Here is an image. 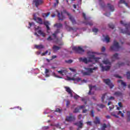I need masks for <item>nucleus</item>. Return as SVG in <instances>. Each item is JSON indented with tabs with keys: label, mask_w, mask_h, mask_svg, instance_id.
I'll use <instances>...</instances> for the list:
<instances>
[{
	"label": "nucleus",
	"mask_w": 130,
	"mask_h": 130,
	"mask_svg": "<svg viewBox=\"0 0 130 130\" xmlns=\"http://www.w3.org/2000/svg\"><path fill=\"white\" fill-rule=\"evenodd\" d=\"M57 17L59 21H63V20H64V19H66V17H64V15H63V13H66L68 15V16H69V19L70 20V21H71L73 25H76V24H77V22L76 21V20H75V18H74V17L71 15V14L67 12V11L64 10L63 12H61L57 11Z\"/></svg>",
	"instance_id": "1"
},
{
	"label": "nucleus",
	"mask_w": 130,
	"mask_h": 130,
	"mask_svg": "<svg viewBox=\"0 0 130 130\" xmlns=\"http://www.w3.org/2000/svg\"><path fill=\"white\" fill-rule=\"evenodd\" d=\"M79 61H82V62H84L85 63H88V62H92V59H94L96 62L99 60V58H97L95 57V55H91L90 57L88 58V60L87 58H79Z\"/></svg>",
	"instance_id": "2"
},
{
	"label": "nucleus",
	"mask_w": 130,
	"mask_h": 130,
	"mask_svg": "<svg viewBox=\"0 0 130 130\" xmlns=\"http://www.w3.org/2000/svg\"><path fill=\"white\" fill-rule=\"evenodd\" d=\"M28 24L29 25V26L28 27V29H30L31 27H32V26H35V31H37V30H39V31H38V34H40V35H42L43 37H45L46 36V34H45V33L41 30V27H40V26H36L34 22H29Z\"/></svg>",
	"instance_id": "3"
},
{
	"label": "nucleus",
	"mask_w": 130,
	"mask_h": 130,
	"mask_svg": "<svg viewBox=\"0 0 130 130\" xmlns=\"http://www.w3.org/2000/svg\"><path fill=\"white\" fill-rule=\"evenodd\" d=\"M120 24H121V25H123L125 27V30L121 29V32L123 33V34H127V35L130 36V32L129 30V29H130V23L125 24L123 21H121Z\"/></svg>",
	"instance_id": "4"
},
{
	"label": "nucleus",
	"mask_w": 130,
	"mask_h": 130,
	"mask_svg": "<svg viewBox=\"0 0 130 130\" xmlns=\"http://www.w3.org/2000/svg\"><path fill=\"white\" fill-rule=\"evenodd\" d=\"M120 48L119 46V43L116 42V40H114L113 45L111 46L110 50L113 51H118V50Z\"/></svg>",
	"instance_id": "5"
},
{
	"label": "nucleus",
	"mask_w": 130,
	"mask_h": 130,
	"mask_svg": "<svg viewBox=\"0 0 130 130\" xmlns=\"http://www.w3.org/2000/svg\"><path fill=\"white\" fill-rule=\"evenodd\" d=\"M73 50H74L76 53H79V54H83L85 52V50L81 47H74L73 48Z\"/></svg>",
	"instance_id": "6"
},
{
	"label": "nucleus",
	"mask_w": 130,
	"mask_h": 130,
	"mask_svg": "<svg viewBox=\"0 0 130 130\" xmlns=\"http://www.w3.org/2000/svg\"><path fill=\"white\" fill-rule=\"evenodd\" d=\"M65 120L68 122H73L76 120V117L73 115L72 114H71L70 116L66 117Z\"/></svg>",
	"instance_id": "7"
},
{
	"label": "nucleus",
	"mask_w": 130,
	"mask_h": 130,
	"mask_svg": "<svg viewBox=\"0 0 130 130\" xmlns=\"http://www.w3.org/2000/svg\"><path fill=\"white\" fill-rule=\"evenodd\" d=\"M104 82L110 87V89H112L114 87V85L110 81V79H104Z\"/></svg>",
	"instance_id": "8"
},
{
	"label": "nucleus",
	"mask_w": 130,
	"mask_h": 130,
	"mask_svg": "<svg viewBox=\"0 0 130 130\" xmlns=\"http://www.w3.org/2000/svg\"><path fill=\"white\" fill-rule=\"evenodd\" d=\"M34 20L36 21L38 24H40V25H43V21L42 20V19L40 17H37L36 16H35L34 17Z\"/></svg>",
	"instance_id": "9"
},
{
	"label": "nucleus",
	"mask_w": 130,
	"mask_h": 130,
	"mask_svg": "<svg viewBox=\"0 0 130 130\" xmlns=\"http://www.w3.org/2000/svg\"><path fill=\"white\" fill-rule=\"evenodd\" d=\"M67 80L68 81H76V82H80V81H82V79L80 77L75 78L74 77L71 78L69 76H67Z\"/></svg>",
	"instance_id": "10"
},
{
	"label": "nucleus",
	"mask_w": 130,
	"mask_h": 130,
	"mask_svg": "<svg viewBox=\"0 0 130 130\" xmlns=\"http://www.w3.org/2000/svg\"><path fill=\"white\" fill-rule=\"evenodd\" d=\"M64 89H66V92L68 93L70 95V97L72 98L73 97V90L71 89V88L69 87L68 86H65Z\"/></svg>",
	"instance_id": "11"
},
{
	"label": "nucleus",
	"mask_w": 130,
	"mask_h": 130,
	"mask_svg": "<svg viewBox=\"0 0 130 130\" xmlns=\"http://www.w3.org/2000/svg\"><path fill=\"white\" fill-rule=\"evenodd\" d=\"M33 2L35 3L36 8H38V6H40L43 3L42 0H34Z\"/></svg>",
	"instance_id": "12"
},
{
	"label": "nucleus",
	"mask_w": 130,
	"mask_h": 130,
	"mask_svg": "<svg viewBox=\"0 0 130 130\" xmlns=\"http://www.w3.org/2000/svg\"><path fill=\"white\" fill-rule=\"evenodd\" d=\"M58 74H60V75H61L62 76H63L64 75H67V73H68V71L66 68H63V69H61L60 71H57Z\"/></svg>",
	"instance_id": "13"
},
{
	"label": "nucleus",
	"mask_w": 130,
	"mask_h": 130,
	"mask_svg": "<svg viewBox=\"0 0 130 130\" xmlns=\"http://www.w3.org/2000/svg\"><path fill=\"white\" fill-rule=\"evenodd\" d=\"M97 69H98V67H94L93 68H86L85 70L86 71H87V72L88 73H89V74H92V73H93V71H96Z\"/></svg>",
	"instance_id": "14"
},
{
	"label": "nucleus",
	"mask_w": 130,
	"mask_h": 130,
	"mask_svg": "<svg viewBox=\"0 0 130 130\" xmlns=\"http://www.w3.org/2000/svg\"><path fill=\"white\" fill-rule=\"evenodd\" d=\"M100 66L102 68V70L103 72H104V71H109V70H110V66L104 67V66H103V65H102V64H101Z\"/></svg>",
	"instance_id": "15"
},
{
	"label": "nucleus",
	"mask_w": 130,
	"mask_h": 130,
	"mask_svg": "<svg viewBox=\"0 0 130 130\" xmlns=\"http://www.w3.org/2000/svg\"><path fill=\"white\" fill-rule=\"evenodd\" d=\"M75 125H77L78 128H83V122L82 121H79L78 122L75 123Z\"/></svg>",
	"instance_id": "16"
},
{
	"label": "nucleus",
	"mask_w": 130,
	"mask_h": 130,
	"mask_svg": "<svg viewBox=\"0 0 130 130\" xmlns=\"http://www.w3.org/2000/svg\"><path fill=\"white\" fill-rule=\"evenodd\" d=\"M114 95L116 96V97H122L123 93L120 91H116L114 92Z\"/></svg>",
	"instance_id": "17"
},
{
	"label": "nucleus",
	"mask_w": 130,
	"mask_h": 130,
	"mask_svg": "<svg viewBox=\"0 0 130 130\" xmlns=\"http://www.w3.org/2000/svg\"><path fill=\"white\" fill-rule=\"evenodd\" d=\"M108 8L111 12H114V6L111 5L110 4H108Z\"/></svg>",
	"instance_id": "18"
},
{
	"label": "nucleus",
	"mask_w": 130,
	"mask_h": 130,
	"mask_svg": "<svg viewBox=\"0 0 130 130\" xmlns=\"http://www.w3.org/2000/svg\"><path fill=\"white\" fill-rule=\"evenodd\" d=\"M59 32H60L59 29L57 28V30L54 32V33L52 34L54 37V39H56V35H57V34H58Z\"/></svg>",
	"instance_id": "19"
},
{
	"label": "nucleus",
	"mask_w": 130,
	"mask_h": 130,
	"mask_svg": "<svg viewBox=\"0 0 130 130\" xmlns=\"http://www.w3.org/2000/svg\"><path fill=\"white\" fill-rule=\"evenodd\" d=\"M44 25H45V26H46L47 31H49V30H50V28L48 26L49 25H50V24L49 23V22L48 21L44 22Z\"/></svg>",
	"instance_id": "20"
},
{
	"label": "nucleus",
	"mask_w": 130,
	"mask_h": 130,
	"mask_svg": "<svg viewBox=\"0 0 130 130\" xmlns=\"http://www.w3.org/2000/svg\"><path fill=\"white\" fill-rule=\"evenodd\" d=\"M61 47L59 46H57L56 45L53 46L52 49L54 51H57V50H59L60 49Z\"/></svg>",
	"instance_id": "21"
},
{
	"label": "nucleus",
	"mask_w": 130,
	"mask_h": 130,
	"mask_svg": "<svg viewBox=\"0 0 130 130\" xmlns=\"http://www.w3.org/2000/svg\"><path fill=\"white\" fill-rule=\"evenodd\" d=\"M35 48H37V49H43V48H44V46L43 45H36Z\"/></svg>",
	"instance_id": "22"
},
{
	"label": "nucleus",
	"mask_w": 130,
	"mask_h": 130,
	"mask_svg": "<svg viewBox=\"0 0 130 130\" xmlns=\"http://www.w3.org/2000/svg\"><path fill=\"white\" fill-rule=\"evenodd\" d=\"M54 27H56L57 29L62 28V24L61 23H56L54 25Z\"/></svg>",
	"instance_id": "23"
},
{
	"label": "nucleus",
	"mask_w": 130,
	"mask_h": 130,
	"mask_svg": "<svg viewBox=\"0 0 130 130\" xmlns=\"http://www.w3.org/2000/svg\"><path fill=\"white\" fill-rule=\"evenodd\" d=\"M93 122L95 124H100V119L98 117H95V120Z\"/></svg>",
	"instance_id": "24"
},
{
	"label": "nucleus",
	"mask_w": 130,
	"mask_h": 130,
	"mask_svg": "<svg viewBox=\"0 0 130 130\" xmlns=\"http://www.w3.org/2000/svg\"><path fill=\"white\" fill-rule=\"evenodd\" d=\"M118 83L121 84V85H122V86H123V87H126V83L121 80H118Z\"/></svg>",
	"instance_id": "25"
},
{
	"label": "nucleus",
	"mask_w": 130,
	"mask_h": 130,
	"mask_svg": "<svg viewBox=\"0 0 130 130\" xmlns=\"http://www.w3.org/2000/svg\"><path fill=\"white\" fill-rule=\"evenodd\" d=\"M83 24L85 25H89V26H93V22L92 21L87 22V21H83Z\"/></svg>",
	"instance_id": "26"
},
{
	"label": "nucleus",
	"mask_w": 130,
	"mask_h": 130,
	"mask_svg": "<svg viewBox=\"0 0 130 130\" xmlns=\"http://www.w3.org/2000/svg\"><path fill=\"white\" fill-rule=\"evenodd\" d=\"M120 4H124V5L126 6V7H128V4L125 2V0H120V2H119V5H120Z\"/></svg>",
	"instance_id": "27"
},
{
	"label": "nucleus",
	"mask_w": 130,
	"mask_h": 130,
	"mask_svg": "<svg viewBox=\"0 0 130 130\" xmlns=\"http://www.w3.org/2000/svg\"><path fill=\"white\" fill-rule=\"evenodd\" d=\"M112 59H118V53H115L113 55L112 57Z\"/></svg>",
	"instance_id": "28"
},
{
	"label": "nucleus",
	"mask_w": 130,
	"mask_h": 130,
	"mask_svg": "<svg viewBox=\"0 0 130 130\" xmlns=\"http://www.w3.org/2000/svg\"><path fill=\"white\" fill-rule=\"evenodd\" d=\"M105 40L107 43H109V42H110V38H109V36H106L105 37Z\"/></svg>",
	"instance_id": "29"
},
{
	"label": "nucleus",
	"mask_w": 130,
	"mask_h": 130,
	"mask_svg": "<svg viewBox=\"0 0 130 130\" xmlns=\"http://www.w3.org/2000/svg\"><path fill=\"white\" fill-rule=\"evenodd\" d=\"M103 63H104L105 64H111V62L110 61H109V60L108 59L104 60L103 61Z\"/></svg>",
	"instance_id": "30"
},
{
	"label": "nucleus",
	"mask_w": 130,
	"mask_h": 130,
	"mask_svg": "<svg viewBox=\"0 0 130 130\" xmlns=\"http://www.w3.org/2000/svg\"><path fill=\"white\" fill-rule=\"evenodd\" d=\"M106 95H107V93H104L102 96V102L103 103H104V100L105 99V96Z\"/></svg>",
	"instance_id": "31"
},
{
	"label": "nucleus",
	"mask_w": 130,
	"mask_h": 130,
	"mask_svg": "<svg viewBox=\"0 0 130 130\" xmlns=\"http://www.w3.org/2000/svg\"><path fill=\"white\" fill-rule=\"evenodd\" d=\"M83 76H91V74L89 72H82Z\"/></svg>",
	"instance_id": "32"
},
{
	"label": "nucleus",
	"mask_w": 130,
	"mask_h": 130,
	"mask_svg": "<svg viewBox=\"0 0 130 130\" xmlns=\"http://www.w3.org/2000/svg\"><path fill=\"white\" fill-rule=\"evenodd\" d=\"M127 121H130V112L129 111L127 112Z\"/></svg>",
	"instance_id": "33"
},
{
	"label": "nucleus",
	"mask_w": 130,
	"mask_h": 130,
	"mask_svg": "<svg viewBox=\"0 0 130 130\" xmlns=\"http://www.w3.org/2000/svg\"><path fill=\"white\" fill-rule=\"evenodd\" d=\"M49 73V70L47 69H45V74H46V77H49V75L47 74Z\"/></svg>",
	"instance_id": "34"
},
{
	"label": "nucleus",
	"mask_w": 130,
	"mask_h": 130,
	"mask_svg": "<svg viewBox=\"0 0 130 130\" xmlns=\"http://www.w3.org/2000/svg\"><path fill=\"white\" fill-rule=\"evenodd\" d=\"M90 115L92 117H94L95 116V112H94V110H91L90 111Z\"/></svg>",
	"instance_id": "35"
},
{
	"label": "nucleus",
	"mask_w": 130,
	"mask_h": 130,
	"mask_svg": "<svg viewBox=\"0 0 130 130\" xmlns=\"http://www.w3.org/2000/svg\"><path fill=\"white\" fill-rule=\"evenodd\" d=\"M95 86H90L89 87V91L88 92V95H91V91H92V89H93V88H95Z\"/></svg>",
	"instance_id": "36"
},
{
	"label": "nucleus",
	"mask_w": 130,
	"mask_h": 130,
	"mask_svg": "<svg viewBox=\"0 0 130 130\" xmlns=\"http://www.w3.org/2000/svg\"><path fill=\"white\" fill-rule=\"evenodd\" d=\"M74 98L75 99V100H78V99L80 98V96L77 94H75V95L74 96Z\"/></svg>",
	"instance_id": "37"
},
{
	"label": "nucleus",
	"mask_w": 130,
	"mask_h": 130,
	"mask_svg": "<svg viewBox=\"0 0 130 130\" xmlns=\"http://www.w3.org/2000/svg\"><path fill=\"white\" fill-rule=\"evenodd\" d=\"M109 28H111V29H114V25H113L112 23H109Z\"/></svg>",
	"instance_id": "38"
},
{
	"label": "nucleus",
	"mask_w": 130,
	"mask_h": 130,
	"mask_svg": "<svg viewBox=\"0 0 130 130\" xmlns=\"http://www.w3.org/2000/svg\"><path fill=\"white\" fill-rule=\"evenodd\" d=\"M111 115H112V116H114V117H116V118H119V116L116 115V114H114V112H112L111 113Z\"/></svg>",
	"instance_id": "39"
},
{
	"label": "nucleus",
	"mask_w": 130,
	"mask_h": 130,
	"mask_svg": "<svg viewBox=\"0 0 130 130\" xmlns=\"http://www.w3.org/2000/svg\"><path fill=\"white\" fill-rule=\"evenodd\" d=\"M78 30V28H74L72 27H69V31H77Z\"/></svg>",
	"instance_id": "40"
},
{
	"label": "nucleus",
	"mask_w": 130,
	"mask_h": 130,
	"mask_svg": "<svg viewBox=\"0 0 130 130\" xmlns=\"http://www.w3.org/2000/svg\"><path fill=\"white\" fill-rule=\"evenodd\" d=\"M65 62H66L67 63H72V62H73V60L72 59L66 60H65Z\"/></svg>",
	"instance_id": "41"
},
{
	"label": "nucleus",
	"mask_w": 130,
	"mask_h": 130,
	"mask_svg": "<svg viewBox=\"0 0 130 130\" xmlns=\"http://www.w3.org/2000/svg\"><path fill=\"white\" fill-rule=\"evenodd\" d=\"M79 111H80V110L79 109V108H76L75 109L73 112L74 113H77V112H79Z\"/></svg>",
	"instance_id": "42"
},
{
	"label": "nucleus",
	"mask_w": 130,
	"mask_h": 130,
	"mask_svg": "<svg viewBox=\"0 0 130 130\" xmlns=\"http://www.w3.org/2000/svg\"><path fill=\"white\" fill-rule=\"evenodd\" d=\"M81 101L84 103V104H87V101H86V99L84 98H81Z\"/></svg>",
	"instance_id": "43"
},
{
	"label": "nucleus",
	"mask_w": 130,
	"mask_h": 130,
	"mask_svg": "<svg viewBox=\"0 0 130 130\" xmlns=\"http://www.w3.org/2000/svg\"><path fill=\"white\" fill-rule=\"evenodd\" d=\"M56 112H58L59 113H61V110L59 108H57L55 110Z\"/></svg>",
	"instance_id": "44"
},
{
	"label": "nucleus",
	"mask_w": 130,
	"mask_h": 130,
	"mask_svg": "<svg viewBox=\"0 0 130 130\" xmlns=\"http://www.w3.org/2000/svg\"><path fill=\"white\" fill-rule=\"evenodd\" d=\"M70 71H71V72H73V73H76L77 72V70H76V69H73V68H69Z\"/></svg>",
	"instance_id": "45"
},
{
	"label": "nucleus",
	"mask_w": 130,
	"mask_h": 130,
	"mask_svg": "<svg viewBox=\"0 0 130 130\" xmlns=\"http://www.w3.org/2000/svg\"><path fill=\"white\" fill-rule=\"evenodd\" d=\"M98 31H99L98 28H94L92 29V31H93L94 33H97Z\"/></svg>",
	"instance_id": "46"
},
{
	"label": "nucleus",
	"mask_w": 130,
	"mask_h": 130,
	"mask_svg": "<svg viewBox=\"0 0 130 130\" xmlns=\"http://www.w3.org/2000/svg\"><path fill=\"white\" fill-rule=\"evenodd\" d=\"M47 40H48V41H52V40H53V39L51 38V36H49V37L47 39Z\"/></svg>",
	"instance_id": "47"
},
{
	"label": "nucleus",
	"mask_w": 130,
	"mask_h": 130,
	"mask_svg": "<svg viewBox=\"0 0 130 130\" xmlns=\"http://www.w3.org/2000/svg\"><path fill=\"white\" fill-rule=\"evenodd\" d=\"M82 15H83V17L84 20L85 21H87V20H88V19H87V17H86V14L85 13H83Z\"/></svg>",
	"instance_id": "48"
},
{
	"label": "nucleus",
	"mask_w": 130,
	"mask_h": 130,
	"mask_svg": "<svg viewBox=\"0 0 130 130\" xmlns=\"http://www.w3.org/2000/svg\"><path fill=\"white\" fill-rule=\"evenodd\" d=\"M100 108H104L105 107V105H103V104H100L98 105Z\"/></svg>",
	"instance_id": "49"
},
{
	"label": "nucleus",
	"mask_w": 130,
	"mask_h": 130,
	"mask_svg": "<svg viewBox=\"0 0 130 130\" xmlns=\"http://www.w3.org/2000/svg\"><path fill=\"white\" fill-rule=\"evenodd\" d=\"M127 79H130V71L127 72Z\"/></svg>",
	"instance_id": "50"
},
{
	"label": "nucleus",
	"mask_w": 130,
	"mask_h": 130,
	"mask_svg": "<svg viewBox=\"0 0 130 130\" xmlns=\"http://www.w3.org/2000/svg\"><path fill=\"white\" fill-rule=\"evenodd\" d=\"M48 128H49V127L48 126H45L43 127V130L48 129Z\"/></svg>",
	"instance_id": "51"
},
{
	"label": "nucleus",
	"mask_w": 130,
	"mask_h": 130,
	"mask_svg": "<svg viewBox=\"0 0 130 130\" xmlns=\"http://www.w3.org/2000/svg\"><path fill=\"white\" fill-rule=\"evenodd\" d=\"M54 126H56L57 128H61L60 126L59 125V124H56L54 125Z\"/></svg>",
	"instance_id": "52"
},
{
	"label": "nucleus",
	"mask_w": 130,
	"mask_h": 130,
	"mask_svg": "<svg viewBox=\"0 0 130 130\" xmlns=\"http://www.w3.org/2000/svg\"><path fill=\"white\" fill-rule=\"evenodd\" d=\"M114 76H115V78H118V79H121V76H119L118 75H117V74H115L114 75Z\"/></svg>",
	"instance_id": "53"
},
{
	"label": "nucleus",
	"mask_w": 130,
	"mask_h": 130,
	"mask_svg": "<svg viewBox=\"0 0 130 130\" xmlns=\"http://www.w3.org/2000/svg\"><path fill=\"white\" fill-rule=\"evenodd\" d=\"M70 104H71V102H70V101L68 100L67 101L66 106L67 107H68V106L70 105Z\"/></svg>",
	"instance_id": "54"
},
{
	"label": "nucleus",
	"mask_w": 130,
	"mask_h": 130,
	"mask_svg": "<svg viewBox=\"0 0 130 130\" xmlns=\"http://www.w3.org/2000/svg\"><path fill=\"white\" fill-rule=\"evenodd\" d=\"M118 64L119 67H121L122 66H124V62L118 63Z\"/></svg>",
	"instance_id": "55"
},
{
	"label": "nucleus",
	"mask_w": 130,
	"mask_h": 130,
	"mask_svg": "<svg viewBox=\"0 0 130 130\" xmlns=\"http://www.w3.org/2000/svg\"><path fill=\"white\" fill-rule=\"evenodd\" d=\"M86 123L87 124V125H92V122L91 121L86 122Z\"/></svg>",
	"instance_id": "56"
},
{
	"label": "nucleus",
	"mask_w": 130,
	"mask_h": 130,
	"mask_svg": "<svg viewBox=\"0 0 130 130\" xmlns=\"http://www.w3.org/2000/svg\"><path fill=\"white\" fill-rule=\"evenodd\" d=\"M106 127H107V125H106V124H105V123L103 124L102 128H104L105 129V128H106Z\"/></svg>",
	"instance_id": "57"
},
{
	"label": "nucleus",
	"mask_w": 130,
	"mask_h": 130,
	"mask_svg": "<svg viewBox=\"0 0 130 130\" xmlns=\"http://www.w3.org/2000/svg\"><path fill=\"white\" fill-rule=\"evenodd\" d=\"M105 50H106V48H105V47H103L102 48V52H104V51H105Z\"/></svg>",
	"instance_id": "58"
},
{
	"label": "nucleus",
	"mask_w": 130,
	"mask_h": 130,
	"mask_svg": "<svg viewBox=\"0 0 130 130\" xmlns=\"http://www.w3.org/2000/svg\"><path fill=\"white\" fill-rule=\"evenodd\" d=\"M108 100H114V97L110 96L109 99H108Z\"/></svg>",
	"instance_id": "59"
},
{
	"label": "nucleus",
	"mask_w": 130,
	"mask_h": 130,
	"mask_svg": "<svg viewBox=\"0 0 130 130\" xmlns=\"http://www.w3.org/2000/svg\"><path fill=\"white\" fill-rule=\"evenodd\" d=\"M47 53H48V50L46 51L45 52L43 53L42 54V55H43V56L45 55V54H47Z\"/></svg>",
	"instance_id": "60"
},
{
	"label": "nucleus",
	"mask_w": 130,
	"mask_h": 130,
	"mask_svg": "<svg viewBox=\"0 0 130 130\" xmlns=\"http://www.w3.org/2000/svg\"><path fill=\"white\" fill-rule=\"evenodd\" d=\"M113 108H114V106H113V105L112 107L111 106L109 107V109H110V111H111V110H112V109H113Z\"/></svg>",
	"instance_id": "61"
},
{
	"label": "nucleus",
	"mask_w": 130,
	"mask_h": 130,
	"mask_svg": "<svg viewBox=\"0 0 130 130\" xmlns=\"http://www.w3.org/2000/svg\"><path fill=\"white\" fill-rule=\"evenodd\" d=\"M82 116H83V115L82 114L79 115L78 116V119H81L82 118Z\"/></svg>",
	"instance_id": "62"
},
{
	"label": "nucleus",
	"mask_w": 130,
	"mask_h": 130,
	"mask_svg": "<svg viewBox=\"0 0 130 130\" xmlns=\"http://www.w3.org/2000/svg\"><path fill=\"white\" fill-rule=\"evenodd\" d=\"M46 17H48L50 15V12H48L47 13L45 14Z\"/></svg>",
	"instance_id": "63"
},
{
	"label": "nucleus",
	"mask_w": 130,
	"mask_h": 130,
	"mask_svg": "<svg viewBox=\"0 0 130 130\" xmlns=\"http://www.w3.org/2000/svg\"><path fill=\"white\" fill-rule=\"evenodd\" d=\"M118 106L120 107H122V104H121V102H119L118 103Z\"/></svg>",
	"instance_id": "64"
}]
</instances>
